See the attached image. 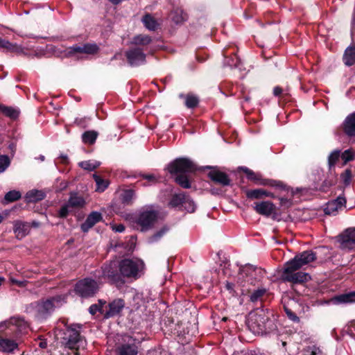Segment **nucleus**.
I'll return each mask as SVG.
<instances>
[{
  "label": "nucleus",
  "mask_w": 355,
  "mask_h": 355,
  "mask_svg": "<svg viewBox=\"0 0 355 355\" xmlns=\"http://www.w3.org/2000/svg\"><path fill=\"white\" fill-rule=\"evenodd\" d=\"M257 268L252 266H249L245 267L243 270H242V273H245L246 275H252V273L257 272Z\"/></svg>",
  "instance_id": "nucleus-57"
},
{
  "label": "nucleus",
  "mask_w": 355,
  "mask_h": 355,
  "mask_svg": "<svg viewBox=\"0 0 355 355\" xmlns=\"http://www.w3.org/2000/svg\"><path fill=\"white\" fill-rule=\"evenodd\" d=\"M103 220L102 214L98 211H92L85 222H101Z\"/></svg>",
  "instance_id": "nucleus-50"
},
{
  "label": "nucleus",
  "mask_w": 355,
  "mask_h": 355,
  "mask_svg": "<svg viewBox=\"0 0 355 355\" xmlns=\"http://www.w3.org/2000/svg\"><path fill=\"white\" fill-rule=\"evenodd\" d=\"M309 349H311V355H321L322 351L319 349V347L313 346L312 347H309Z\"/></svg>",
  "instance_id": "nucleus-63"
},
{
  "label": "nucleus",
  "mask_w": 355,
  "mask_h": 355,
  "mask_svg": "<svg viewBox=\"0 0 355 355\" xmlns=\"http://www.w3.org/2000/svg\"><path fill=\"white\" fill-rule=\"evenodd\" d=\"M78 165L84 170L93 171L100 166V162L94 160H87L80 162Z\"/></svg>",
  "instance_id": "nucleus-40"
},
{
  "label": "nucleus",
  "mask_w": 355,
  "mask_h": 355,
  "mask_svg": "<svg viewBox=\"0 0 355 355\" xmlns=\"http://www.w3.org/2000/svg\"><path fill=\"white\" fill-rule=\"evenodd\" d=\"M180 97L185 98V105L187 108L193 109L198 105L199 98L193 94H188L184 96L181 94H180Z\"/></svg>",
  "instance_id": "nucleus-31"
},
{
  "label": "nucleus",
  "mask_w": 355,
  "mask_h": 355,
  "mask_svg": "<svg viewBox=\"0 0 355 355\" xmlns=\"http://www.w3.org/2000/svg\"><path fill=\"white\" fill-rule=\"evenodd\" d=\"M144 269V263L141 259H124L119 264L121 277L137 279Z\"/></svg>",
  "instance_id": "nucleus-4"
},
{
  "label": "nucleus",
  "mask_w": 355,
  "mask_h": 355,
  "mask_svg": "<svg viewBox=\"0 0 355 355\" xmlns=\"http://www.w3.org/2000/svg\"><path fill=\"white\" fill-rule=\"evenodd\" d=\"M338 241L343 249L352 250L355 248V227L346 229L338 236Z\"/></svg>",
  "instance_id": "nucleus-16"
},
{
  "label": "nucleus",
  "mask_w": 355,
  "mask_h": 355,
  "mask_svg": "<svg viewBox=\"0 0 355 355\" xmlns=\"http://www.w3.org/2000/svg\"><path fill=\"white\" fill-rule=\"evenodd\" d=\"M135 197V191L132 189H127L121 194V201L123 204L130 205L132 204V200Z\"/></svg>",
  "instance_id": "nucleus-43"
},
{
  "label": "nucleus",
  "mask_w": 355,
  "mask_h": 355,
  "mask_svg": "<svg viewBox=\"0 0 355 355\" xmlns=\"http://www.w3.org/2000/svg\"><path fill=\"white\" fill-rule=\"evenodd\" d=\"M283 93V89L279 86H276L273 89V94L275 96L279 97V98L281 97L282 94Z\"/></svg>",
  "instance_id": "nucleus-60"
},
{
  "label": "nucleus",
  "mask_w": 355,
  "mask_h": 355,
  "mask_svg": "<svg viewBox=\"0 0 355 355\" xmlns=\"http://www.w3.org/2000/svg\"><path fill=\"white\" fill-rule=\"evenodd\" d=\"M30 223H16L14 232L18 239H21L28 234L30 231Z\"/></svg>",
  "instance_id": "nucleus-29"
},
{
  "label": "nucleus",
  "mask_w": 355,
  "mask_h": 355,
  "mask_svg": "<svg viewBox=\"0 0 355 355\" xmlns=\"http://www.w3.org/2000/svg\"><path fill=\"white\" fill-rule=\"evenodd\" d=\"M0 48L4 49L7 52L16 53L17 54L23 52V49L21 46L11 43L1 37H0Z\"/></svg>",
  "instance_id": "nucleus-25"
},
{
  "label": "nucleus",
  "mask_w": 355,
  "mask_h": 355,
  "mask_svg": "<svg viewBox=\"0 0 355 355\" xmlns=\"http://www.w3.org/2000/svg\"><path fill=\"white\" fill-rule=\"evenodd\" d=\"M125 306L124 300L116 299L109 304V310L104 315L105 318L114 317L121 313Z\"/></svg>",
  "instance_id": "nucleus-21"
},
{
  "label": "nucleus",
  "mask_w": 355,
  "mask_h": 355,
  "mask_svg": "<svg viewBox=\"0 0 355 355\" xmlns=\"http://www.w3.org/2000/svg\"><path fill=\"white\" fill-rule=\"evenodd\" d=\"M175 182L184 189L191 188V182L187 174H180L175 178Z\"/></svg>",
  "instance_id": "nucleus-37"
},
{
  "label": "nucleus",
  "mask_w": 355,
  "mask_h": 355,
  "mask_svg": "<svg viewBox=\"0 0 355 355\" xmlns=\"http://www.w3.org/2000/svg\"><path fill=\"white\" fill-rule=\"evenodd\" d=\"M17 346V343L12 340L0 338V347L5 352H12Z\"/></svg>",
  "instance_id": "nucleus-28"
},
{
  "label": "nucleus",
  "mask_w": 355,
  "mask_h": 355,
  "mask_svg": "<svg viewBox=\"0 0 355 355\" xmlns=\"http://www.w3.org/2000/svg\"><path fill=\"white\" fill-rule=\"evenodd\" d=\"M86 205L83 196L77 192H71L69 200L61 206L58 211L60 218H65L72 209H81Z\"/></svg>",
  "instance_id": "nucleus-7"
},
{
  "label": "nucleus",
  "mask_w": 355,
  "mask_h": 355,
  "mask_svg": "<svg viewBox=\"0 0 355 355\" xmlns=\"http://www.w3.org/2000/svg\"><path fill=\"white\" fill-rule=\"evenodd\" d=\"M354 175L352 174L351 168H346L341 174H340V180L343 183L345 187H348L352 182Z\"/></svg>",
  "instance_id": "nucleus-44"
},
{
  "label": "nucleus",
  "mask_w": 355,
  "mask_h": 355,
  "mask_svg": "<svg viewBox=\"0 0 355 355\" xmlns=\"http://www.w3.org/2000/svg\"><path fill=\"white\" fill-rule=\"evenodd\" d=\"M315 253L311 250H306L296 255L292 260L288 261L286 263L295 268L300 269L304 265L315 260Z\"/></svg>",
  "instance_id": "nucleus-15"
},
{
  "label": "nucleus",
  "mask_w": 355,
  "mask_h": 355,
  "mask_svg": "<svg viewBox=\"0 0 355 355\" xmlns=\"http://www.w3.org/2000/svg\"><path fill=\"white\" fill-rule=\"evenodd\" d=\"M340 157V150H334L331 153V154L328 157V165L329 171L331 173L332 171L334 170L335 165L336 162L339 160Z\"/></svg>",
  "instance_id": "nucleus-38"
},
{
  "label": "nucleus",
  "mask_w": 355,
  "mask_h": 355,
  "mask_svg": "<svg viewBox=\"0 0 355 355\" xmlns=\"http://www.w3.org/2000/svg\"><path fill=\"white\" fill-rule=\"evenodd\" d=\"M239 96L243 100L242 103H248L251 101L250 96V91H248L243 85L240 86V94Z\"/></svg>",
  "instance_id": "nucleus-51"
},
{
  "label": "nucleus",
  "mask_w": 355,
  "mask_h": 355,
  "mask_svg": "<svg viewBox=\"0 0 355 355\" xmlns=\"http://www.w3.org/2000/svg\"><path fill=\"white\" fill-rule=\"evenodd\" d=\"M290 94L288 93H282L281 97L279 98V101H282L284 103H286L289 101Z\"/></svg>",
  "instance_id": "nucleus-64"
},
{
  "label": "nucleus",
  "mask_w": 355,
  "mask_h": 355,
  "mask_svg": "<svg viewBox=\"0 0 355 355\" xmlns=\"http://www.w3.org/2000/svg\"><path fill=\"white\" fill-rule=\"evenodd\" d=\"M208 168L212 170L207 173V176L214 183L222 187L232 185V180L226 173L220 171L214 167L209 166Z\"/></svg>",
  "instance_id": "nucleus-17"
},
{
  "label": "nucleus",
  "mask_w": 355,
  "mask_h": 355,
  "mask_svg": "<svg viewBox=\"0 0 355 355\" xmlns=\"http://www.w3.org/2000/svg\"><path fill=\"white\" fill-rule=\"evenodd\" d=\"M265 189H246L245 194L248 199L250 200H260L264 198Z\"/></svg>",
  "instance_id": "nucleus-32"
},
{
  "label": "nucleus",
  "mask_w": 355,
  "mask_h": 355,
  "mask_svg": "<svg viewBox=\"0 0 355 355\" xmlns=\"http://www.w3.org/2000/svg\"><path fill=\"white\" fill-rule=\"evenodd\" d=\"M171 18L176 24H180L185 20L183 11L180 8L174 9L171 12Z\"/></svg>",
  "instance_id": "nucleus-41"
},
{
  "label": "nucleus",
  "mask_w": 355,
  "mask_h": 355,
  "mask_svg": "<svg viewBox=\"0 0 355 355\" xmlns=\"http://www.w3.org/2000/svg\"><path fill=\"white\" fill-rule=\"evenodd\" d=\"M168 228L166 227H164L161 229L160 231L157 232V233H155V234H153L150 239L152 241H157L159 238H161L163 234H164L167 231H168Z\"/></svg>",
  "instance_id": "nucleus-55"
},
{
  "label": "nucleus",
  "mask_w": 355,
  "mask_h": 355,
  "mask_svg": "<svg viewBox=\"0 0 355 355\" xmlns=\"http://www.w3.org/2000/svg\"><path fill=\"white\" fill-rule=\"evenodd\" d=\"M111 228L117 232H122L125 230V227L123 224L120 223L116 225V223H110Z\"/></svg>",
  "instance_id": "nucleus-58"
},
{
  "label": "nucleus",
  "mask_w": 355,
  "mask_h": 355,
  "mask_svg": "<svg viewBox=\"0 0 355 355\" xmlns=\"http://www.w3.org/2000/svg\"><path fill=\"white\" fill-rule=\"evenodd\" d=\"M77 328H80V324H73L66 325V329L63 333L62 343L69 349L76 348L80 341V333Z\"/></svg>",
  "instance_id": "nucleus-9"
},
{
  "label": "nucleus",
  "mask_w": 355,
  "mask_h": 355,
  "mask_svg": "<svg viewBox=\"0 0 355 355\" xmlns=\"http://www.w3.org/2000/svg\"><path fill=\"white\" fill-rule=\"evenodd\" d=\"M152 37L147 35H135L132 40V44L137 46H147L152 42Z\"/></svg>",
  "instance_id": "nucleus-33"
},
{
  "label": "nucleus",
  "mask_w": 355,
  "mask_h": 355,
  "mask_svg": "<svg viewBox=\"0 0 355 355\" xmlns=\"http://www.w3.org/2000/svg\"><path fill=\"white\" fill-rule=\"evenodd\" d=\"M346 204V199L344 196H338L336 200L329 202L325 209V213L330 214L338 209L343 208Z\"/></svg>",
  "instance_id": "nucleus-23"
},
{
  "label": "nucleus",
  "mask_w": 355,
  "mask_h": 355,
  "mask_svg": "<svg viewBox=\"0 0 355 355\" xmlns=\"http://www.w3.org/2000/svg\"><path fill=\"white\" fill-rule=\"evenodd\" d=\"M98 304H95L90 306L89 311L92 315H95L98 311L101 312L102 311L103 305L105 304V302H103L100 300H98Z\"/></svg>",
  "instance_id": "nucleus-52"
},
{
  "label": "nucleus",
  "mask_w": 355,
  "mask_h": 355,
  "mask_svg": "<svg viewBox=\"0 0 355 355\" xmlns=\"http://www.w3.org/2000/svg\"><path fill=\"white\" fill-rule=\"evenodd\" d=\"M254 210L259 214L265 216H272L273 220L277 219L279 209L270 201H261L254 202Z\"/></svg>",
  "instance_id": "nucleus-14"
},
{
  "label": "nucleus",
  "mask_w": 355,
  "mask_h": 355,
  "mask_svg": "<svg viewBox=\"0 0 355 355\" xmlns=\"http://www.w3.org/2000/svg\"><path fill=\"white\" fill-rule=\"evenodd\" d=\"M343 61L347 67L355 64V44L349 46L344 52Z\"/></svg>",
  "instance_id": "nucleus-24"
},
{
  "label": "nucleus",
  "mask_w": 355,
  "mask_h": 355,
  "mask_svg": "<svg viewBox=\"0 0 355 355\" xmlns=\"http://www.w3.org/2000/svg\"><path fill=\"white\" fill-rule=\"evenodd\" d=\"M140 225L141 231L146 232L152 228L153 223H139Z\"/></svg>",
  "instance_id": "nucleus-62"
},
{
  "label": "nucleus",
  "mask_w": 355,
  "mask_h": 355,
  "mask_svg": "<svg viewBox=\"0 0 355 355\" xmlns=\"http://www.w3.org/2000/svg\"><path fill=\"white\" fill-rule=\"evenodd\" d=\"M225 62L230 67H239L241 60L236 53H233L230 57H227Z\"/></svg>",
  "instance_id": "nucleus-45"
},
{
  "label": "nucleus",
  "mask_w": 355,
  "mask_h": 355,
  "mask_svg": "<svg viewBox=\"0 0 355 355\" xmlns=\"http://www.w3.org/2000/svg\"><path fill=\"white\" fill-rule=\"evenodd\" d=\"M95 223H82L80 228L84 232H87L89 229L93 227Z\"/></svg>",
  "instance_id": "nucleus-61"
},
{
  "label": "nucleus",
  "mask_w": 355,
  "mask_h": 355,
  "mask_svg": "<svg viewBox=\"0 0 355 355\" xmlns=\"http://www.w3.org/2000/svg\"><path fill=\"white\" fill-rule=\"evenodd\" d=\"M118 355H137L138 346L135 339L128 337V340L117 347Z\"/></svg>",
  "instance_id": "nucleus-19"
},
{
  "label": "nucleus",
  "mask_w": 355,
  "mask_h": 355,
  "mask_svg": "<svg viewBox=\"0 0 355 355\" xmlns=\"http://www.w3.org/2000/svg\"><path fill=\"white\" fill-rule=\"evenodd\" d=\"M342 128L348 137H355V112L347 116L342 124Z\"/></svg>",
  "instance_id": "nucleus-20"
},
{
  "label": "nucleus",
  "mask_w": 355,
  "mask_h": 355,
  "mask_svg": "<svg viewBox=\"0 0 355 355\" xmlns=\"http://www.w3.org/2000/svg\"><path fill=\"white\" fill-rule=\"evenodd\" d=\"M46 194L42 191L31 190L26 193V200L28 202H35L43 200Z\"/></svg>",
  "instance_id": "nucleus-27"
},
{
  "label": "nucleus",
  "mask_w": 355,
  "mask_h": 355,
  "mask_svg": "<svg viewBox=\"0 0 355 355\" xmlns=\"http://www.w3.org/2000/svg\"><path fill=\"white\" fill-rule=\"evenodd\" d=\"M98 133L95 130H87L82 135L83 142L87 144H94L98 137Z\"/></svg>",
  "instance_id": "nucleus-34"
},
{
  "label": "nucleus",
  "mask_w": 355,
  "mask_h": 355,
  "mask_svg": "<svg viewBox=\"0 0 355 355\" xmlns=\"http://www.w3.org/2000/svg\"><path fill=\"white\" fill-rule=\"evenodd\" d=\"M0 112L12 120H16L19 115V110L11 106L0 103Z\"/></svg>",
  "instance_id": "nucleus-26"
},
{
  "label": "nucleus",
  "mask_w": 355,
  "mask_h": 355,
  "mask_svg": "<svg viewBox=\"0 0 355 355\" xmlns=\"http://www.w3.org/2000/svg\"><path fill=\"white\" fill-rule=\"evenodd\" d=\"M143 180H145L144 182H141V185L147 187L157 182V178L153 174L143 175Z\"/></svg>",
  "instance_id": "nucleus-49"
},
{
  "label": "nucleus",
  "mask_w": 355,
  "mask_h": 355,
  "mask_svg": "<svg viewBox=\"0 0 355 355\" xmlns=\"http://www.w3.org/2000/svg\"><path fill=\"white\" fill-rule=\"evenodd\" d=\"M336 176L332 175L331 177H329L328 178L325 179L323 181L322 185L320 186V191H321L322 192H327L328 189L333 185L336 184Z\"/></svg>",
  "instance_id": "nucleus-42"
},
{
  "label": "nucleus",
  "mask_w": 355,
  "mask_h": 355,
  "mask_svg": "<svg viewBox=\"0 0 355 355\" xmlns=\"http://www.w3.org/2000/svg\"><path fill=\"white\" fill-rule=\"evenodd\" d=\"M298 270V268H295L291 265L286 263L281 276L282 279L293 285L302 284L311 279L309 273L297 271Z\"/></svg>",
  "instance_id": "nucleus-5"
},
{
  "label": "nucleus",
  "mask_w": 355,
  "mask_h": 355,
  "mask_svg": "<svg viewBox=\"0 0 355 355\" xmlns=\"http://www.w3.org/2000/svg\"><path fill=\"white\" fill-rule=\"evenodd\" d=\"M119 266L116 262L110 263L102 267L103 277L107 278L110 282L114 284H124V280L121 277V272H119Z\"/></svg>",
  "instance_id": "nucleus-13"
},
{
  "label": "nucleus",
  "mask_w": 355,
  "mask_h": 355,
  "mask_svg": "<svg viewBox=\"0 0 355 355\" xmlns=\"http://www.w3.org/2000/svg\"><path fill=\"white\" fill-rule=\"evenodd\" d=\"M167 170L171 175L177 176L180 174L193 173L196 170V167L189 159L180 157L170 162L167 166Z\"/></svg>",
  "instance_id": "nucleus-6"
},
{
  "label": "nucleus",
  "mask_w": 355,
  "mask_h": 355,
  "mask_svg": "<svg viewBox=\"0 0 355 355\" xmlns=\"http://www.w3.org/2000/svg\"><path fill=\"white\" fill-rule=\"evenodd\" d=\"M248 325L254 334H266L272 331L275 324L269 313L260 309L250 313Z\"/></svg>",
  "instance_id": "nucleus-1"
},
{
  "label": "nucleus",
  "mask_w": 355,
  "mask_h": 355,
  "mask_svg": "<svg viewBox=\"0 0 355 355\" xmlns=\"http://www.w3.org/2000/svg\"><path fill=\"white\" fill-rule=\"evenodd\" d=\"M284 311L288 316V318L295 322H299L300 318L297 316V315L289 308L284 306Z\"/></svg>",
  "instance_id": "nucleus-53"
},
{
  "label": "nucleus",
  "mask_w": 355,
  "mask_h": 355,
  "mask_svg": "<svg viewBox=\"0 0 355 355\" xmlns=\"http://www.w3.org/2000/svg\"><path fill=\"white\" fill-rule=\"evenodd\" d=\"M221 89H227V92H223L226 96H232L234 95L233 85L230 83H224L221 86Z\"/></svg>",
  "instance_id": "nucleus-54"
},
{
  "label": "nucleus",
  "mask_w": 355,
  "mask_h": 355,
  "mask_svg": "<svg viewBox=\"0 0 355 355\" xmlns=\"http://www.w3.org/2000/svg\"><path fill=\"white\" fill-rule=\"evenodd\" d=\"M188 204L189 207L188 211L193 212L195 210L194 205L193 202L189 201L187 199V196L184 193H176L172 196L171 199L169 202V205L173 207H177L179 206L184 207L187 209L186 205Z\"/></svg>",
  "instance_id": "nucleus-18"
},
{
  "label": "nucleus",
  "mask_w": 355,
  "mask_h": 355,
  "mask_svg": "<svg viewBox=\"0 0 355 355\" xmlns=\"http://www.w3.org/2000/svg\"><path fill=\"white\" fill-rule=\"evenodd\" d=\"M24 322V320L17 318H11L9 321L5 322V324H12L16 326H21Z\"/></svg>",
  "instance_id": "nucleus-56"
},
{
  "label": "nucleus",
  "mask_w": 355,
  "mask_h": 355,
  "mask_svg": "<svg viewBox=\"0 0 355 355\" xmlns=\"http://www.w3.org/2000/svg\"><path fill=\"white\" fill-rule=\"evenodd\" d=\"M239 172H243L248 180L252 181L256 185L268 186L279 191H288V186L283 182L272 179L264 178L261 173H255L246 166H239Z\"/></svg>",
  "instance_id": "nucleus-3"
},
{
  "label": "nucleus",
  "mask_w": 355,
  "mask_h": 355,
  "mask_svg": "<svg viewBox=\"0 0 355 355\" xmlns=\"http://www.w3.org/2000/svg\"><path fill=\"white\" fill-rule=\"evenodd\" d=\"M288 188V191H286V192H288L289 191H291V197L292 198H286V197H279V208H278L279 209H282L283 210H285L288 208H289L292 204H293V198L298 195V194H300L302 193V192H307V190L306 189H296V191H294L293 189H291V188Z\"/></svg>",
  "instance_id": "nucleus-22"
},
{
  "label": "nucleus",
  "mask_w": 355,
  "mask_h": 355,
  "mask_svg": "<svg viewBox=\"0 0 355 355\" xmlns=\"http://www.w3.org/2000/svg\"><path fill=\"white\" fill-rule=\"evenodd\" d=\"M11 160L7 155H0V173L4 172L10 165Z\"/></svg>",
  "instance_id": "nucleus-47"
},
{
  "label": "nucleus",
  "mask_w": 355,
  "mask_h": 355,
  "mask_svg": "<svg viewBox=\"0 0 355 355\" xmlns=\"http://www.w3.org/2000/svg\"><path fill=\"white\" fill-rule=\"evenodd\" d=\"M99 46L95 44L85 43L80 44H74L67 49L66 57H71L77 53H84L87 55H95L99 51Z\"/></svg>",
  "instance_id": "nucleus-11"
},
{
  "label": "nucleus",
  "mask_w": 355,
  "mask_h": 355,
  "mask_svg": "<svg viewBox=\"0 0 355 355\" xmlns=\"http://www.w3.org/2000/svg\"><path fill=\"white\" fill-rule=\"evenodd\" d=\"M142 22L144 26L150 31H155L157 28L158 24L150 14H146L142 18Z\"/></svg>",
  "instance_id": "nucleus-30"
},
{
  "label": "nucleus",
  "mask_w": 355,
  "mask_h": 355,
  "mask_svg": "<svg viewBox=\"0 0 355 355\" xmlns=\"http://www.w3.org/2000/svg\"><path fill=\"white\" fill-rule=\"evenodd\" d=\"M266 293V288H258L254 291L250 295V300L252 302L259 300Z\"/></svg>",
  "instance_id": "nucleus-48"
},
{
  "label": "nucleus",
  "mask_w": 355,
  "mask_h": 355,
  "mask_svg": "<svg viewBox=\"0 0 355 355\" xmlns=\"http://www.w3.org/2000/svg\"><path fill=\"white\" fill-rule=\"evenodd\" d=\"M340 158L344 161L343 164H346L355 159V151L352 149L345 150L343 153H340Z\"/></svg>",
  "instance_id": "nucleus-46"
},
{
  "label": "nucleus",
  "mask_w": 355,
  "mask_h": 355,
  "mask_svg": "<svg viewBox=\"0 0 355 355\" xmlns=\"http://www.w3.org/2000/svg\"><path fill=\"white\" fill-rule=\"evenodd\" d=\"M98 289V285L95 280L85 278L76 284L74 291L82 297H89L93 296Z\"/></svg>",
  "instance_id": "nucleus-8"
},
{
  "label": "nucleus",
  "mask_w": 355,
  "mask_h": 355,
  "mask_svg": "<svg viewBox=\"0 0 355 355\" xmlns=\"http://www.w3.org/2000/svg\"><path fill=\"white\" fill-rule=\"evenodd\" d=\"M93 178L96 184V191L103 192L109 185V181L103 179L101 176L94 174Z\"/></svg>",
  "instance_id": "nucleus-36"
},
{
  "label": "nucleus",
  "mask_w": 355,
  "mask_h": 355,
  "mask_svg": "<svg viewBox=\"0 0 355 355\" xmlns=\"http://www.w3.org/2000/svg\"><path fill=\"white\" fill-rule=\"evenodd\" d=\"M334 300L338 303L355 302V292H349L337 295L334 297Z\"/></svg>",
  "instance_id": "nucleus-35"
},
{
  "label": "nucleus",
  "mask_w": 355,
  "mask_h": 355,
  "mask_svg": "<svg viewBox=\"0 0 355 355\" xmlns=\"http://www.w3.org/2000/svg\"><path fill=\"white\" fill-rule=\"evenodd\" d=\"M10 280L12 284H17L18 286L21 287V288L25 287L28 283L27 281H19V280H17L12 277H11L10 279Z\"/></svg>",
  "instance_id": "nucleus-59"
},
{
  "label": "nucleus",
  "mask_w": 355,
  "mask_h": 355,
  "mask_svg": "<svg viewBox=\"0 0 355 355\" xmlns=\"http://www.w3.org/2000/svg\"><path fill=\"white\" fill-rule=\"evenodd\" d=\"M121 216L127 222H156L161 219L159 211L153 205L142 207L137 213L121 212Z\"/></svg>",
  "instance_id": "nucleus-2"
},
{
  "label": "nucleus",
  "mask_w": 355,
  "mask_h": 355,
  "mask_svg": "<svg viewBox=\"0 0 355 355\" xmlns=\"http://www.w3.org/2000/svg\"><path fill=\"white\" fill-rule=\"evenodd\" d=\"M128 64L132 67H138L146 63V55L140 47H133L125 52Z\"/></svg>",
  "instance_id": "nucleus-12"
},
{
  "label": "nucleus",
  "mask_w": 355,
  "mask_h": 355,
  "mask_svg": "<svg viewBox=\"0 0 355 355\" xmlns=\"http://www.w3.org/2000/svg\"><path fill=\"white\" fill-rule=\"evenodd\" d=\"M64 298L61 295L41 300L37 306V312L42 317H46L51 313L55 307L60 306Z\"/></svg>",
  "instance_id": "nucleus-10"
},
{
  "label": "nucleus",
  "mask_w": 355,
  "mask_h": 355,
  "mask_svg": "<svg viewBox=\"0 0 355 355\" xmlns=\"http://www.w3.org/2000/svg\"><path fill=\"white\" fill-rule=\"evenodd\" d=\"M21 197V193L20 191L17 190H12L6 193L3 202L4 203H10L18 200Z\"/></svg>",
  "instance_id": "nucleus-39"
}]
</instances>
